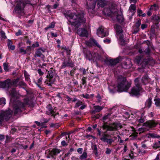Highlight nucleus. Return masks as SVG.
<instances>
[{
	"instance_id": "f257e3e1",
	"label": "nucleus",
	"mask_w": 160,
	"mask_h": 160,
	"mask_svg": "<svg viewBox=\"0 0 160 160\" xmlns=\"http://www.w3.org/2000/svg\"><path fill=\"white\" fill-rule=\"evenodd\" d=\"M102 127L103 129L106 130V131L102 132L99 129H98V134L100 137V139L101 141L110 145H111L114 141L111 138L110 135L106 134V132L108 131L115 132L122 128L121 124L117 122H114L109 125L104 123L103 124Z\"/></svg>"
},
{
	"instance_id": "f03ea898",
	"label": "nucleus",
	"mask_w": 160,
	"mask_h": 160,
	"mask_svg": "<svg viewBox=\"0 0 160 160\" xmlns=\"http://www.w3.org/2000/svg\"><path fill=\"white\" fill-rule=\"evenodd\" d=\"M66 16L70 18L69 21L71 24L77 28L78 27L80 23L85 21L83 15L77 12H71L69 11L67 12Z\"/></svg>"
},
{
	"instance_id": "7ed1b4c3",
	"label": "nucleus",
	"mask_w": 160,
	"mask_h": 160,
	"mask_svg": "<svg viewBox=\"0 0 160 160\" xmlns=\"http://www.w3.org/2000/svg\"><path fill=\"white\" fill-rule=\"evenodd\" d=\"M32 104V101L31 99H29L28 98H26L24 99V102H21L19 100L17 101V102H15L13 107L14 109V114H15L18 112H21L22 111L21 109H23L26 105H30Z\"/></svg>"
},
{
	"instance_id": "20e7f679",
	"label": "nucleus",
	"mask_w": 160,
	"mask_h": 160,
	"mask_svg": "<svg viewBox=\"0 0 160 160\" xmlns=\"http://www.w3.org/2000/svg\"><path fill=\"white\" fill-rule=\"evenodd\" d=\"M148 81H134L135 86L131 89V93L135 96L140 95L142 92V85H145L148 82Z\"/></svg>"
},
{
	"instance_id": "39448f33",
	"label": "nucleus",
	"mask_w": 160,
	"mask_h": 160,
	"mask_svg": "<svg viewBox=\"0 0 160 160\" xmlns=\"http://www.w3.org/2000/svg\"><path fill=\"white\" fill-rule=\"evenodd\" d=\"M31 0H25V3L22 0H18L16 2V7L14 8L15 12L19 14L23 15L24 14V9L25 5L30 4Z\"/></svg>"
},
{
	"instance_id": "423d86ee",
	"label": "nucleus",
	"mask_w": 160,
	"mask_h": 160,
	"mask_svg": "<svg viewBox=\"0 0 160 160\" xmlns=\"http://www.w3.org/2000/svg\"><path fill=\"white\" fill-rule=\"evenodd\" d=\"M131 84V81H118L116 87L119 92H126L129 88Z\"/></svg>"
},
{
	"instance_id": "0eeeda50",
	"label": "nucleus",
	"mask_w": 160,
	"mask_h": 160,
	"mask_svg": "<svg viewBox=\"0 0 160 160\" xmlns=\"http://www.w3.org/2000/svg\"><path fill=\"white\" fill-rule=\"evenodd\" d=\"M111 11L112 14V17H115L119 22H122L123 20L122 16L121 15H118V11L115 4H112L111 8Z\"/></svg>"
},
{
	"instance_id": "6e6552de",
	"label": "nucleus",
	"mask_w": 160,
	"mask_h": 160,
	"mask_svg": "<svg viewBox=\"0 0 160 160\" xmlns=\"http://www.w3.org/2000/svg\"><path fill=\"white\" fill-rule=\"evenodd\" d=\"M12 113V111L10 109L7 111L2 112L0 113V125L2 124L3 120H8L11 117Z\"/></svg>"
},
{
	"instance_id": "1a4fd4ad",
	"label": "nucleus",
	"mask_w": 160,
	"mask_h": 160,
	"mask_svg": "<svg viewBox=\"0 0 160 160\" xmlns=\"http://www.w3.org/2000/svg\"><path fill=\"white\" fill-rule=\"evenodd\" d=\"M97 34L99 37L103 38L108 36V32L104 30L103 27H100L97 30Z\"/></svg>"
},
{
	"instance_id": "9d476101",
	"label": "nucleus",
	"mask_w": 160,
	"mask_h": 160,
	"mask_svg": "<svg viewBox=\"0 0 160 160\" xmlns=\"http://www.w3.org/2000/svg\"><path fill=\"white\" fill-rule=\"evenodd\" d=\"M158 123L154 120H150L144 123L143 126L148 128H152L156 127Z\"/></svg>"
},
{
	"instance_id": "9b49d317",
	"label": "nucleus",
	"mask_w": 160,
	"mask_h": 160,
	"mask_svg": "<svg viewBox=\"0 0 160 160\" xmlns=\"http://www.w3.org/2000/svg\"><path fill=\"white\" fill-rule=\"evenodd\" d=\"M55 112L54 111V109L52 108V106L49 104L47 107V110L46 112V113L48 115H52V116H53V118L56 119L55 117L56 114H54Z\"/></svg>"
},
{
	"instance_id": "f8f14e48",
	"label": "nucleus",
	"mask_w": 160,
	"mask_h": 160,
	"mask_svg": "<svg viewBox=\"0 0 160 160\" xmlns=\"http://www.w3.org/2000/svg\"><path fill=\"white\" fill-rule=\"evenodd\" d=\"M77 34L80 37H88V33L87 30L83 28H79L77 31Z\"/></svg>"
},
{
	"instance_id": "ddd939ff",
	"label": "nucleus",
	"mask_w": 160,
	"mask_h": 160,
	"mask_svg": "<svg viewBox=\"0 0 160 160\" xmlns=\"http://www.w3.org/2000/svg\"><path fill=\"white\" fill-rule=\"evenodd\" d=\"M4 81L0 82V87L2 88H8L12 85V82L10 81Z\"/></svg>"
},
{
	"instance_id": "4468645a",
	"label": "nucleus",
	"mask_w": 160,
	"mask_h": 160,
	"mask_svg": "<svg viewBox=\"0 0 160 160\" xmlns=\"http://www.w3.org/2000/svg\"><path fill=\"white\" fill-rule=\"evenodd\" d=\"M45 49H43L41 48L38 49L36 51L35 54V57H40L41 58H43L44 57L43 53L45 52Z\"/></svg>"
},
{
	"instance_id": "2eb2a0df",
	"label": "nucleus",
	"mask_w": 160,
	"mask_h": 160,
	"mask_svg": "<svg viewBox=\"0 0 160 160\" xmlns=\"http://www.w3.org/2000/svg\"><path fill=\"white\" fill-rule=\"evenodd\" d=\"M73 64L69 60H64L63 62L62 63V65L61 66V68H64L68 66H72Z\"/></svg>"
},
{
	"instance_id": "dca6fc26",
	"label": "nucleus",
	"mask_w": 160,
	"mask_h": 160,
	"mask_svg": "<svg viewBox=\"0 0 160 160\" xmlns=\"http://www.w3.org/2000/svg\"><path fill=\"white\" fill-rule=\"evenodd\" d=\"M10 94L12 96V98L11 99V101H12L13 99L14 100L16 97L17 98H19V95L17 94L15 88H12V89L10 92Z\"/></svg>"
},
{
	"instance_id": "f3484780",
	"label": "nucleus",
	"mask_w": 160,
	"mask_h": 160,
	"mask_svg": "<svg viewBox=\"0 0 160 160\" xmlns=\"http://www.w3.org/2000/svg\"><path fill=\"white\" fill-rule=\"evenodd\" d=\"M60 151L58 149H54L50 152V154L52 156L53 155H57L59 153Z\"/></svg>"
},
{
	"instance_id": "a211bd4d",
	"label": "nucleus",
	"mask_w": 160,
	"mask_h": 160,
	"mask_svg": "<svg viewBox=\"0 0 160 160\" xmlns=\"http://www.w3.org/2000/svg\"><path fill=\"white\" fill-rule=\"evenodd\" d=\"M114 28L116 31L117 34H119L122 33V28L120 26L116 24L114 26Z\"/></svg>"
},
{
	"instance_id": "6ab92c4d",
	"label": "nucleus",
	"mask_w": 160,
	"mask_h": 160,
	"mask_svg": "<svg viewBox=\"0 0 160 160\" xmlns=\"http://www.w3.org/2000/svg\"><path fill=\"white\" fill-rule=\"evenodd\" d=\"M136 10V7L134 4H132L130 6L129 11L132 13L131 15H133L135 13Z\"/></svg>"
},
{
	"instance_id": "aec40b11",
	"label": "nucleus",
	"mask_w": 160,
	"mask_h": 160,
	"mask_svg": "<svg viewBox=\"0 0 160 160\" xmlns=\"http://www.w3.org/2000/svg\"><path fill=\"white\" fill-rule=\"evenodd\" d=\"M98 4L102 7H104L107 4V2L105 0H98Z\"/></svg>"
},
{
	"instance_id": "412c9836",
	"label": "nucleus",
	"mask_w": 160,
	"mask_h": 160,
	"mask_svg": "<svg viewBox=\"0 0 160 160\" xmlns=\"http://www.w3.org/2000/svg\"><path fill=\"white\" fill-rule=\"evenodd\" d=\"M53 69L51 68V70L48 71V73L47 76V78L51 79L52 78L53 76Z\"/></svg>"
},
{
	"instance_id": "4be33fe9",
	"label": "nucleus",
	"mask_w": 160,
	"mask_h": 160,
	"mask_svg": "<svg viewBox=\"0 0 160 160\" xmlns=\"http://www.w3.org/2000/svg\"><path fill=\"white\" fill-rule=\"evenodd\" d=\"M148 135V138L151 137L153 138H160V136L159 135L154 133H149Z\"/></svg>"
},
{
	"instance_id": "5701e85b",
	"label": "nucleus",
	"mask_w": 160,
	"mask_h": 160,
	"mask_svg": "<svg viewBox=\"0 0 160 160\" xmlns=\"http://www.w3.org/2000/svg\"><path fill=\"white\" fill-rule=\"evenodd\" d=\"M87 157V154L86 152H84L80 156L79 159L81 160H83L86 158Z\"/></svg>"
},
{
	"instance_id": "b1692460",
	"label": "nucleus",
	"mask_w": 160,
	"mask_h": 160,
	"mask_svg": "<svg viewBox=\"0 0 160 160\" xmlns=\"http://www.w3.org/2000/svg\"><path fill=\"white\" fill-rule=\"evenodd\" d=\"M154 101L156 106L160 107V99L158 98H156L154 99Z\"/></svg>"
},
{
	"instance_id": "393cba45",
	"label": "nucleus",
	"mask_w": 160,
	"mask_h": 160,
	"mask_svg": "<svg viewBox=\"0 0 160 160\" xmlns=\"http://www.w3.org/2000/svg\"><path fill=\"white\" fill-rule=\"evenodd\" d=\"M92 150L94 151L95 155H98V149L96 145L95 144H93L92 146Z\"/></svg>"
},
{
	"instance_id": "a878e982",
	"label": "nucleus",
	"mask_w": 160,
	"mask_h": 160,
	"mask_svg": "<svg viewBox=\"0 0 160 160\" xmlns=\"http://www.w3.org/2000/svg\"><path fill=\"white\" fill-rule=\"evenodd\" d=\"M160 18L159 16L154 15L152 16V19L156 22H159L160 21Z\"/></svg>"
},
{
	"instance_id": "bb28decb",
	"label": "nucleus",
	"mask_w": 160,
	"mask_h": 160,
	"mask_svg": "<svg viewBox=\"0 0 160 160\" xmlns=\"http://www.w3.org/2000/svg\"><path fill=\"white\" fill-rule=\"evenodd\" d=\"M95 111L97 112H100L103 108V107H101L99 106H96L94 107Z\"/></svg>"
},
{
	"instance_id": "cd10ccee",
	"label": "nucleus",
	"mask_w": 160,
	"mask_h": 160,
	"mask_svg": "<svg viewBox=\"0 0 160 160\" xmlns=\"http://www.w3.org/2000/svg\"><path fill=\"white\" fill-rule=\"evenodd\" d=\"M119 60L117 58L113 60H111L110 61V62L112 65H113L118 63L119 62Z\"/></svg>"
},
{
	"instance_id": "c85d7f7f",
	"label": "nucleus",
	"mask_w": 160,
	"mask_h": 160,
	"mask_svg": "<svg viewBox=\"0 0 160 160\" xmlns=\"http://www.w3.org/2000/svg\"><path fill=\"white\" fill-rule=\"evenodd\" d=\"M152 103V99L149 98L146 101V104L148 108H150L151 106Z\"/></svg>"
},
{
	"instance_id": "c756f323",
	"label": "nucleus",
	"mask_w": 160,
	"mask_h": 160,
	"mask_svg": "<svg viewBox=\"0 0 160 160\" xmlns=\"http://www.w3.org/2000/svg\"><path fill=\"white\" fill-rule=\"evenodd\" d=\"M55 26V23L54 22H52L47 27L45 28V29L46 30H48V29L53 28Z\"/></svg>"
},
{
	"instance_id": "7c9ffc66",
	"label": "nucleus",
	"mask_w": 160,
	"mask_h": 160,
	"mask_svg": "<svg viewBox=\"0 0 160 160\" xmlns=\"http://www.w3.org/2000/svg\"><path fill=\"white\" fill-rule=\"evenodd\" d=\"M86 54L87 58L88 59L90 60L91 59H92L93 56L92 55V54L91 53V52L89 51L87 52Z\"/></svg>"
},
{
	"instance_id": "2f4dec72",
	"label": "nucleus",
	"mask_w": 160,
	"mask_h": 160,
	"mask_svg": "<svg viewBox=\"0 0 160 160\" xmlns=\"http://www.w3.org/2000/svg\"><path fill=\"white\" fill-rule=\"evenodd\" d=\"M142 58V57L141 56L137 57L135 59V62H137L138 64L140 63Z\"/></svg>"
},
{
	"instance_id": "473e14b6",
	"label": "nucleus",
	"mask_w": 160,
	"mask_h": 160,
	"mask_svg": "<svg viewBox=\"0 0 160 160\" xmlns=\"http://www.w3.org/2000/svg\"><path fill=\"white\" fill-rule=\"evenodd\" d=\"M5 104V100L4 98H0V105L3 106Z\"/></svg>"
},
{
	"instance_id": "72a5a7b5",
	"label": "nucleus",
	"mask_w": 160,
	"mask_h": 160,
	"mask_svg": "<svg viewBox=\"0 0 160 160\" xmlns=\"http://www.w3.org/2000/svg\"><path fill=\"white\" fill-rule=\"evenodd\" d=\"M158 9L157 6L156 4H154L152 5L150 8V10H153L154 11H156Z\"/></svg>"
},
{
	"instance_id": "f704fd0d",
	"label": "nucleus",
	"mask_w": 160,
	"mask_h": 160,
	"mask_svg": "<svg viewBox=\"0 0 160 160\" xmlns=\"http://www.w3.org/2000/svg\"><path fill=\"white\" fill-rule=\"evenodd\" d=\"M90 41L91 42H93L95 44V45L98 47L100 48L101 46L98 43L97 41L93 39H91Z\"/></svg>"
},
{
	"instance_id": "c9c22d12",
	"label": "nucleus",
	"mask_w": 160,
	"mask_h": 160,
	"mask_svg": "<svg viewBox=\"0 0 160 160\" xmlns=\"http://www.w3.org/2000/svg\"><path fill=\"white\" fill-rule=\"evenodd\" d=\"M51 81H45L44 82V83L46 85H47L48 86H51L52 84H53L54 82L53 81H52V82H51Z\"/></svg>"
},
{
	"instance_id": "e433bc0d",
	"label": "nucleus",
	"mask_w": 160,
	"mask_h": 160,
	"mask_svg": "<svg viewBox=\"0 0 160 160\" xmlns=\"http://www.w3.org/2000/svg\"><path fill=\"white\" fill-rule=\"evenodd\" d=\"M160 147V146L159 145L158 142H155V143L153 144V148H155V149H156Z\"/></svg>"
},
{
	"instance_id": "4c0bfd02",
	"label": "nucleus",
	"mask_w": 160,
	"mask_h": 160,
	"mask_svg": "<svg viewBox=\"0 0 160 160\" xmlns=\"http://www.w3.org/2000/svg\"><path fill=\"white\" fill-rule=\"evenodd\" d=\"M35 83L37 84V85L40 88H41L42 85H41L42 81H35Z\"/></svg>"
},
{
	"instance_id": "58836bf2",
	"label": "nucleus",
	"mask_w": 160,
	"mask_h": 160,
	"mask_svg": "<svg viewBox=\"0 0 160 160\" xmlns=\"http://www.w3.org/2000/svg\"><path fill=\"white\" fill-rule=\"evenodd\" d=\"M82 104V102L79 100L78 101L75 106V108H77Z\"/></svg>"
},
{
	"instance_id": "ea45409f",
	"label": "nucleus",
	"mask_w": 160,
	"mask_h": 160,
	"mask_svg": "<svg viewBox=\"0 0 160 160\" xmlns=\"http://www.w3.org/2000/svg\"><path fill=\"white\" fill-rule=\"evenodd\" d=\"M24 73L26 79H29L30 76L28 74V73L26 71H24Z\"/></svg>"
},
{
	"instance_id": "a19ab883",
	"label": "nucleus",
	"mask_w": 160,
	"mask_h": 160,
	"mask_svg": "<svg viewBox=\"0 0 160 160\" xmlns=\"http://www.w3.org/2000/svg\"><path fill=\"white\" fill-rule=\"evenodd\" d=\"M119 40L122 45H123L125 43V40L123 39L122 36H120L119 38Z\"/></svg>"
},
{
	"instance_id": "79ce46f5",
	"label": "nucleus",
	"mask_w": 160,
	"mask_h": 160,
	"mask_svg": "<svg viewBox=\"0 0 160 160\" xmlns=\"http://www.w3.org/2000/svg\"><path fill=\"white\" fill-rule=\"evenodd\" d=\"M0 33L1 36L2 37V38H6V37L5 35V33L4 31H1Z\"/></svg>"
},
{
	"instance_id": "37998d69",
	"label": "nucleus",
	"mask_w": 160,
	"mask_h": 160,
	"mask_svg": "<svg viewBox=\"0 0 160 160\" xmlns=\"http://www.w3.org/2000/svg\"><path fill=\"white\" fill-rule=\"evenodd\" d=\"M118 80H126V78L125 77L119 75L118 76Z\"/></svg>"
},
{
	"instance_id": "c03bdc74",
	"label": "nucleus",
	"mask_w": 160,
	"mask_h": 160,
	"mask_svg": "<svg viewBox=\"0 0 160 160\" xmlns=\"http://www.w3.org/2000/svg\"><path fill=\"white\" fill-rule=\"evenodd\" d=\"M148 64V62L147 61H144L142 63H140L143 68H144L146 65H147Z\"/></svg>"
},
{
	"instance_id": "a18cd8bd",
	"label": "nucleus",
	"mask_w": 160,
	"mask_h": 160,
	"mask_svg": "<svg viewBox=\"0 0 160 160\" xmlns=\"http://www.w3.org/2000/svg\"><path fill=\"white\" fill-rule=\"evenodd\" d=\"M20 52L21 53H23V54H25L26 53V50L23 49L22 48H21L19 49Z\"/></svg>"
},
{
	"instance_id": "49530a36",
	"label": "nucleus",
	"mask_w": 160,
	"mask_h": 160,
	"mask_svg": "<svg viewBox=\"0 0 160 160\" xmlns=\"http://www.w3.org/2000/svg\"><path fill=\"white\" fill-rule=\"evenodd\" d=\"M3 68L5 71L8 70V64L5 63H3Z\"/></svg>"
},
{
	"instance_id": "de8ad7c7",
	"label": "nucleus",
	"mask_w": 160,
	"mask_h": 160,
	"mask_svg": "<svg viewBox=\"0 0 160 160\" xmlns=\"http://www.w3.org/2000/svg\"><path fill=\"white\" fill-rule=\"evenodd\" d=\"M105 153L107 154H109L111 152V150L109 148H107L106 149Z\"/></svg>"
},
{
	"instance_id": "09e8293b",
	"label": "nucleus",
	"mask_w": 160,
	"mask_h": 160,
	"mask_svg": "<svg viewBox=\"0 0 160 160\" xmlns=\"http://www.w3.org/2000/svg\"><path fill=\"white\" fill-rule=\"evenodd\" d=\"M141 24V20L140 19H139L138 20V21L137 22L136 24V26L137 27H138L140 26Z\"/></svg>"
},
{
	"instance_id": "8fccbe9b",
	"label": "nucleus",
	"mask_w": 160,
	"mask_h": 160,
	"mask_svg": "<svg viewBox=\"0 0 160 160\" xmlns=\"http://www.w3.org/2000/svg\"><path fill=\"white\" fill-rule=\"evenodd\" d=\"M111 115L110 114H108L105 116L103 118V120H105L107 119Z\"/></svg>"
},
{
	"instance_id": "3c124183",
	"label": "nucleus",
	"mask_w": 160,
	"mask_h": 160,
	"mask_svg": "<svg viewBox=\"0 0 160 160\" xmlns=\"http://www.w3.org/2000/svg\"><path fill=\"white\" fill-rule=\"evenodd\" d=\"M149 79L148 76L147 75L143 76L142 80H148Z\"/></svg>"
},
{
	"instance_id": "603ef678",
	"label": "nucleus",
	"mask_w": 160,
	"mask_h": 160,
	"mask_svg": "<svg viewBox=\"0 0 160 160\" xmlns=\"http://www.w3.org/2000/svg\"><path fill=\"white\" fill-rule=\"evenodd\" d=\"M12 41L10 40H8V43L7 44V45L8 47L12 45Z\"/></svg>"
},
{
	"instance_id": "864d4df0",
	"label": "nucleus",
	"mask_w": 160,
	"mask_h": 160,
	"mask_svg": "<svg viewBox=\"0 0 160 160\" xmlns=\"http://www.w3.org/2000/svg\"><path fill=\"white\" fill-rule=\"evenodd\" d=\"M39 46V44L38 42H36L35 44H32V47L33 48L38 47Z\"/></svg>"
},
{
	"instance_id": "5fc2aeb1",
	"label": "nucleus",
	"mask_w": 160,
	"mask_h": 160,
	"mask_svg": "<svg viewBox=\"0 0 160 160\" xmlns=\"http://www.w3.org/2000/svg\"><path fill=\"white\" fill-rule=\"evenodd\" d=\"M82 96L84 98L88 99L89 98V95L88 94H83Z\"/></svg>"
},
{
	"instance_id": "6e6d98bb",
	"label": "nucleus",
	"mask_w": 160,
	"mask_h": 160,
	"mask_svg": "<svg viewBox=\"0 0 160 160\" xmlns=\"http://www.w3.org/2000/svg\"><path fill=\"white\" fill-rule=\"evenodd\" d=\"M82 150L83 149L82 148H80L78 149L77 151L79 154H81L82 152Z\"/></svg>"
},
{
	"instance_id": "4d7b16f0",
	"label": "nucleus",
	"mask_w": 160,
	"mask_h": 160,
	"mask_svg": "<svg viewBox=\"0 0 160 160\" xmlns=\"http://www.w3.org/2000/svg\"><path fill=\"white\" fill-rule=\"evenodd\" d=\"M61 144L63 146H67L68 144L66 143L65 141L64 140L62 141L61 142Z\"/></svg>"
},
{
	"instance_id": "13d9d810",
	"label": "nucleus",
	"mask_w": 160,
	"mask_h": 160,
	"mask_svg": "<svg viewBox=\"0 0 160 160\" xmlns=\"http://www.w3.org/2000/svg\"><path fill=\"white\" fill-rule=\"evenodd\" d=\"M18 85L20 86H25L26 84L23 82L21 81L19 82Z\"/></svg>"
},
{
	"instance_id": "bf43d9fd",
	"label": "nucleus",
	"mask_w": 160,
	"mask_h": 160,
	"mask_svg": "<svg viewBox=\"0 0 160 160\" xmlns=\"http://www.w3.org/2000/svg\"><path fill=\"white\" fill-rule=\"evenodd\" d=\"M80 71L83 74H85L86 73V70L83 68L81 69Z\"/></svg>"
},
{
	"instance_id": "052dcab7",
	"label": "nucleus",
	"mask_w": 160,
	"mask_h": 160,
	"mask_svg": "<svg viewBox=\"0 0 160 160\" xmlns=\"http://www.w3.org/2000/svg\"><path fill=\"white\" fill-rule=\"evenodd\" d=\"M15 34L17 36H18L22 34V32L20 30H19L18 32L16 33Z\"/></svg>"
},
{
	"instance_id": "680f3d73",
	"label": "nucleus",
	"mask_w": 160,
	"mask_h": 160,
	"mask_svg": "<svg viewBox=\"0 0 160 160\" xmlns=\"http://www.w3.org/2000/svg\"><path fill=\"white\" fill-rule=\"evenodd\" d=\"M138 131L139 132V134H140L141 133H142L144 131V129L142 128H139L138 129Z\"/></svg>"
},
{
	"instance_id": "e2e57ef3",
	"label": "nucleus",
	"mask_w": 160,
	"mask_h": 160,
	"mask_svg": "<svg viewBox=\"0 0 160 160\" xmlns=\"http://www.w3.org/2000/svg\"><path fill=\"white\" fill-rule=\"evenodd\" d=\"M9 49H10L11 50H14L15 48V46L14 45H11L8 47Z\"/></svg>"
},
{
	"instance_id": "0e129e2a",
	"label": "nucleus",
	"mask_w": 160,
	"mask_h": 160,
	"mask_svg": "<svg viewBox=\"0 0 160 160\" xmlns=\"http://www.w3.org/2000/svg\"><path fill=\"white\" fill-rule=\"evenodd\" d=\"M38 72L40 75H42L43 74V72H42L41 69H39L38 70Z\"/></svg>"
},
{
	"instance_id": "69168bd1",
	"label": "nucleus",
	"mask_w": 160,
	"mask_h": 160,
	"mask_svg": "<svg viewBox=\"0 0 160 160\" xmlns=\"http://www.w3.org/2000/svg\"><path fill=\"white\" fill-rule=\"evenodd\" d=\"M144 120L142 118H141L138 120V122L140 123H142L144 122Z\"/></svg>"
},
{
	"instance_id": "338daca9",
	"label": "nucleus",
	"mask_w": 160,
	"mask_h": 160,
	"mask_svg": "<svg viewBox=\"0 0 160 160\" xmlns=\"http://www.w3.org/2000/svg\"><path fill=\"white\" fill-rule=\"evenodd\" d=\"M17 131V129L15 128H12L11 130V132L12 134H13Z\"/></svg>"
},
{
	"instance_id": "774afa93",
	"label": "nucleus",
	"mask_w": 160,
	"mask_h": 160,
	"mask_svg": "<svg viewBox=\"0 0 160 160\" xmlns=\"http://www.w3.org/2000/svg\"><path fill=\"white\" fill-rule=\"evenodd\" d=\"M153 160H160V157L158 154L156 158Z\"/></svg>"
}]
</instances>
